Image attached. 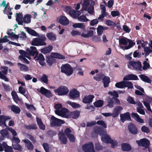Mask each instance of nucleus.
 <instances>
[{
  "instance_id": "obj_64",
  "label": "nucleus",
  "mask_w": 152,
  "mask_h": 152,
  "mask_svg": "<svg viewBox=\"0 0 152 152\" xmlns=\"http://www.w3.org/2000/svg\"><path fill=\"white\" fill-rule=\"evenodd\" d=\"M9 38H10L12 40L14 39H17L18 38V35H15V33L12 32L10 35Z\"/></svg>"
},
{
  "instance_id": "obj_21",
  "label": "nucleus",
  "mask_w": 152,
  "mask_h": 152,
  "mask_svg": "<svg viewBox=\"0 0 152 152\" xmlns=\"http://www.w3.org/2000/svg\"><path fill=\"white\" fill-rule=\"evenodd\" d=\"M120 120L123 123L126 120H129L130 119V115L129 112H127L120 115Z\"/></svg>"
},
{
  "instance_id": "obj_16",
  "label": "nucleus",
  "mask_w": 152,
  "mask_h": 152,
  "mask_svg": "<svg viewBox=\"0 0 152 152\" xmlns=\"http://www.w3.org/2000/svg\"><path fill=\"white\" fill-rule=\"evenodd\" d=\"M94 96L92 95H86L83 99V102L85 104H89L91 103Z\"/></svg>"
},
{
  "instance_id": "obj_17",
  "label": "nucleus",
  "mask_w": 152,
  "mask_h": 152,
  "mask_svg": "<svg viewBox=\"0 0 152 152\" xmlns=\"http://www.w3.org/2000/svg\"><path fill=\"white\" fill-rule=\"evenodd\" d=\"M58 136L59 140L61 143L63 144H66V143L67 139L65 136L62 130H61V132H59Z\"/></svg>"
},
{
  "instance_id": "obj_54",
  "label": "nucleus",
  "mask_w": 152,
  "mask_h": 152,
  "mask_svg": "<svg viewBox=\"0 0 152 152\" xmlns=\"http://www.w3.org/2000/svg\"><path fill=\"white\" fill-rule=\"evenodd\" d=\"M8 130L12 133L13 137L16 136L17 135V133L16 131L11 127L7 128Z\"/></svg>"
},
{
  "instance_id": "obj_37",
  "label": "nucleus",
  "mask_w": 152,
  "mask_h": 152,
  "mask_svg": "<svg viewBox=\"0 0 152 152\" xmlns=\"http://www.w3.org/2000/svg\"><path fill=\"white\" fill-rule=\"evenodd\" d=\"M53 47L51 45H49L48 47L43 48L41 50V52L44 54L50 52L52 50Z\"/></svg>"
},
{
  "instance_id": "obj_24",
  "label": "nucleus",
  "mask_w": 152,
  "mask_h": 152,
  "mask_svg": "<svg viewBox=\"0 0 152 152\" xmlns=\"http://www.w3.org/2000/svg\"><path fill=\"white\" fill-rule=\"evenodd\" d=\"M151 101V99L149 97H147L146 101H143V104L148 110L152 112L150 104Z\"/></svg>"
},
{
  "instance_id": "obj_36",
  "label": "nucleus",
  "mask_w": 152,
  "mask_h": 152,
  "mask_svg": "<svg viewBox=\"0 0 152 152\" xmlns=\"http://www.w3.org/2000/svg\"><path fill=\"white\" fill-rule=\"evenodd\" d=\"M31 16L27 14L24 15L23 18V22L26 23H28L31 22Z\"/></svg>"
},
{
  "instance_id": "obj_11",
  "label": "nucleus",
  "mask_w": 152,
  "mask_h": 152,
  "mask_svg": "<svg viewBox=\"0 0 152 152\" xmlns=\"http://www.w3.org/2000/svg\"><path fill=\"white\" fill-rule=\"evenodd\" d=\"M89 4V0H85L84 1L82 4V8L81 10L82 12H83L84 10H85L87 11L88 13L90 14H92L93 12V9L92 7H90L89 8H88Z\"/></svg>"
},
{
  "instance_id": "obj_13",
  "label": "nucleus",
  "mask_w": 152,
  "mask_h": 152,
  "mask_svg": "<svg viewBox=\"0 0 152 152\" xmlns=\"http://www.w3.org/2000/svg\"><path fill=\"white\" fill-rule=\"evenodd\" d=\"M136 142L139 146L145 148H147L150 144L149 141L146 139H143L140 140H137Z\"/></svg>"
},
{
  "instance_id": "obj_47",
  "label": "nucleus",
  "mask_w": 152,
  "mask_h": 152,
  "mask_svg": "<svg viewBox=\"0 0 152 152\" xmlns=\"http://www.w3.org/2000/svg\"><path fill=\"white\" fill-rule=\"evenodd\" d=\"M12 146L14 149L18 150L20 151L22 150V147L18 143L16 144L13 143L12 145Z\"/></svg>"
},
{
  "instance_id": "obj_35",
  "label": "nucleus",
  "mask_w": 152,
  "mask_h": 152,
  "mask_svg": "<svg viewBox=\"0 0 152 152\" xmlns=\"http://www.w3.org/2000/svg\"><path fill=\"white\" fill-rule=\"evenodd\" d=\"M70 118L72 117L74 119L78 118L80 115V112L77 111H75L72 112H70Z\"/></svg>"
},
{
  "instance_id": "obj_7",
  "label": "nucleus",
  "mask_w": 152,
  "mask_h": 152,
  "mask_svg": "<svg viewBox=\"0 0 152 152\" xmlns=\"http://www.w3.org/2000/svg\"><path fill=\"white\" fill-rule=\"evenodd\" d=\"M55 93L59 96H64L66 95L69 92L68 88L66 86H61L57 89L54 90Z\"/></svg>"
},
{
  "instance_id": "obj_53",
  "label": "nucleus",
  "mask_w": 152,
  "mask_h": 152,
  "mask_svg": "<svg viewBox=\"0 0 152 152\" xmlns=\"http://www.w3.org/2000/svg\"><path fill=\"white\" fill-rule=\"evenodd\" d=\"M40 80L46 84L48 83V80L47 76L45 75H43L40 78Z\"/></svg>"
},
{
  "instance_id": "obj_56",
  "label": "nucleus",
  "mask_w": 152,
  "mask_h": 152,
  "mask_svg": "<svg viewBox=\"0 0 152 152\" xmlns=\"http://www.w3.org/2000/svg\"><path fill=\"white\" fill-rule=\"evenodd\" d=\"M124 84V87H127L128 88H132L133 87L132 83L130 82H125Z\"/></svg>"
},
{
  "instance_id": "obj_4",
  "label": "nucleus",
  "mask_w": 152,
  "mask_h": 152,
  "mask_svg": "<svg viewBox=\"0 0 152 152\" xmlns=\"http://www.w3.org/2000/svg\"><path fill=\"white\" fill-rule=\"evenodd\" d=\"M40 37H37L34 39L31 42V44L32 45L39 46L46 45V44L45 42L46 39V38L44 35H41Z\"/></svg>"
},
{
  "instance_id": "obj_32",
  "label": "nucleus",
  "mask_w": 152,
  "mask_h": 152,
  "mask_svg": "<svg viewBox=\"0 0 152 152\" xmlns=\"http://www.w3.org/2000/svg\"><path fill=\"white\" fill-rule=\"evenodd\" d=\"M123 151H129L131 150L130 145L126 143H124L121 145Z\"/></svg>"
},
{
  "instance_id": "obj_50",
  "label": "nucleus",
  "mask_w": 152,
  "mask_h": 152,
  "mask_svg": "<svg viewBox=\"0 0 152 152\" xmlns=\"http://www.w3.org/2000/svg\"><path fill=\"white\" fill-rule=\"evenodd\" d=\"M12 95L14 101L16 102L19 99L18 95L15 91H13L12 92Z\"/></svg>"
},
{
  "instance_id": "obj_44",
  "label": "nucleus",
  "mask_w": 152,
  "mask_h": 152,
  "mask_svg": "<svg viewBox=\"0 0 152 152\" xmlns=\"http://www.w3.org/2000/svg\"><path fill=\"white\" fill-rule=\"evenodd\" d=\"M67 103L73 108H78L80 107V104L70 101H67Z\"/></svg>"
},
{
  "instance_id": "obj_40",
  "label": "nucleus",
  "mask_w": 152,
  "mask_h": 152,
  "mask_svg": "<svg viewBox=\"0 0 152 152\" xmlns=\"http://www.w3.org/2000/svg\"><path fill=\"white\" fill-rule=\"evenodd\" d=\"M129 39L124 37L121 38L119 40V44L120 45H126L128 43Z\"/></svg>"
},
{
  "instance_id": "obj_6",
  "label": "nucleus",
  "mask_w": 152,
  "mask_h": 152,
  "mask_svg": "<svg viewBox=\"0 0 152 152\" xmlns=\"http://www.w3.org/2000/svg\"><path fill=\"white\" fill-rule=\"evenodd\" d=\"M61 72L68 76H70L73 73V68L69 64H63L61 67Z\"/></svg>"
},
{
  "instance_id": "obj_59",
  "label": "nucleus",
  "mask_w": 152,
  "mask_h": 152,
  "mask_svg": "<svg viewBox=\"0 0 152 152\" xmlns=\"http://www.w3.org/2000/svg\"><path fill=\"white\" fill-rule=\"evenodd\" d=\"M64 132L67 137L72 133V130L69 128H66L64 130Z\"/></svg>"
},
{
  "instance_id": "obj_5",
  "label": "nucleus",
  "mask_w": 152,
  "mask_h": 152,
  "mask_svg": "<svg viewBox=\"0 0 152 152\" xmlns=\"http://www.w3.org/2000/svg\"><path fill=\"white\" fill-rule=\"evenodd\" d=\"M31 49L28 48L26 52H25L23 50H20L19 53L20 55L19 56V58L21 61H23L24 62L27 64L29 63V61L25 57L28 58L29 60L31 59L30 56L31 55V54L29 53V51H31Z\"/></svg>"
},
{
  "instance_id": "obj_52",
  "label": "nucleus",
  "mask_w": 152,
  "mask_h": 152,
  "mask_svg": "<svg viewBox=\"0 0 152 152\" xmlns=\"http://www.w3.org/2000/svg\"><path fill=\"white\" fill-rule=\"evenodd\" d=\"M103 77V75L102 74H99L96 75V76H94V78L96 80L99 81L101 80Z\"/></svg>"
},
{
  "instance_id": "obj_29",
  "label": "nucleus",
  "mask_w": 152,
  "mask_h": 152,
  "mask_svg": "<svg viewBox=\"0 0 152 152\" xmlns=\"http://www.w3.org/2000/svg\"><path fill=\"white\" fill-rule=\"evenodd\" d=\"M128 43H129V45L128 46H126L124 47L120 46V48L124 50H127L132 48L135 44V43L133 42V41L129 39Z\"/></svg>"
},
{
  "instance_id": "obj_23",
  "label": "nucleus",
  "mask_w": 152,
  "mask_h": 152,
  "mask_svg": "<svg viewBox=\"0 0 152 152\" xmlns=\"http://www.w3.org/2000/svg\"><path fill=\"white\" fill-rule=\"evenodd\" d=\"M128 129L130 132L133 134H135L138 133V130L137 128L135 125L132 124H131L129 125Z\"/></svg>"
},
{
  "instance_id": "obj_63",
  "label": "nucleus",
  "mask_w": 152,
  "mask_h": 152,
  "mask_svg": "<svg viewBox=\"0 0 152 152\" xmlns=\"http://www.w3.org/2000/svg\"><path fill=\"white\" fill-rule=\"evenodd\" d=\"M16 136L13 137H12V144L14 143L15 142L16 143H19L20 142V140L18 137H16Z\"/></svg>"
},
{
  "instance_id": "obj_18",
  "label": "nucleus",
  "mask_w": 152,
  "mask_h": 152,
  "mask_svg": "<svg viewBox=\"0 0 152 152\" xmlns=\"http://www.w3.org/2000/svg\"><path fill=\"white\" fill-rule=\"evenodd\" d=\"M94 34V31L92 30H84L82 33H81V36L84 38H88L92 37Z\"/></svg>"
},
{
  "instance_id": "obj_20",
  "label": "nucleus",
  "mask_w": 152,
  "mask_h": 152,
  "mask_svg": "<svg viewBox=\"0 0 152 152\" xmlns=\"http://www.w3.org/2000/svg\"><path fill=\"white\" fill-rule=\"evenodd\" d=\"M11 119V117L9 116L0 115V125H4L6 126L5 121Z\"/></svg>"
},
{
  "instance_id": "obj_45",
  "label": "nucleus",
  "mask_w": 152,
  "mask_h": 152,
  "mask_svg": "<svg viewBox=\"0 0 152 152\" xmlns=\"http://www.w3.org/2000/svg\"><path fill=\"white\" fill-rule=\"evenodd\" d=\"M94 105L97 107H100L102 106L103 104V101L101 100H97L94 103Z\"/></svg>"
},
{
  "instance_id": "obj_26",
  "label": "nucleus",
  "mask_w": 152,
  "mask_h": 152,
  "mask_svg": "<svg viewBox=\"0 0 152 152\" xmlns=\"http://www.w3.org/2000/svg\"><path fill=\"white\" fill-rule=\"evenodd\" d=\"M138 79L137 77L133 74H130L125 76L124 78V80H137Z\"/></svg>"
},
{
  "instance_id": "obj_34",
  "label": "nucleus",
  "mask_w": 152,
  "mask_h": 152,
  "mask_svg": "<svg viewBox=\"0 0 152 152\" xmlns=\"http://www.w3.org/2000/svg\"><path fill=\"white\" fill-rule=\"evenodd\" d=\"M18 90L20 93L23 95L27 98H28L29 95L28 94H25L26 90L24 87L20 86L19 87Z\"/></svg>"
},
{
  "instance_id": "obj_55",
  "label": "nucleus",
  "mask_w": 152,
  "mask_h": 152,
  "mask_svg": "<svg viewBox=\"0 0 152 152\" xmlns=\"http://www.w3.org/2000/svg\"><path fill=\"white\" fill-rule=\"evenodd\" d=\"M18 38H20L21 40H25L26 38V33L22 32L21 33L18 35Z\"/></svg>"
},
{
  "instance_id": "obj_61",
  "label": "nucleus",
  "mask_w": 152,
  "mask_h": 152,
  "mask_svg": "<svg viewBox=\"0 0 152 152\" xmlns=\"http://www.w3.org/2000/svg\"><path fill=\"white\" fill-rule=\"evenodd\" d=\"M106 24L109 26H111L115 25V23L111 20H107L106 21Z\"/></svg>"
},
{
  "instance_id": "obj_1",
  "label": "nucleus",
  "mask_w": 152,
  "mask_h": 152,
  "mask_svg": "<svg viewBox=\"0 0 152 152\" xmlns=\"http://www.w3.org/2000/svg\"><path fill=\"white\" fill-rule=\"evenodd\" d=\"M31 51H29V53L31 54V55L34 57V59L36 61H39V64L42 66L45 64L44 58L42 54H38L36 48L34 46H31L30 47Z\"/></svg>"
},
{
  "instance_id": "obj_9",
  "label": "nucleus",
  "mask_w": 152,
  "mask_h": 152,
  "mask_svg": "<svg viewBox=\"0 0 152 152\" xmlns=\"http://www.w3.org/2000/svg\"><path fill=\"white\" fill-rule=\"evenodd\" d=\"M82 148L85 152H95L94 145L91 142L85 144L82 146Z\"/></svg>"
},
{
  "instance_id": "obj_28",
  "label": "nucleus",
  "mask_w": 152,
  "mask_h": 152,
  "mask_svg": "<svg viewBox=\"0 0 152 152\" xmlns=\"http://www.w3.org/2000/svg\"><path fill=\"white\" fill-rule=\"evenodd\" d=\"M131 116L137 122L141 123H144V121L140 117L139 115L137 113H132V114Z\"/></svg>"
},
{
  "instance_id": "obj_39",
  "label": "nucleus",
  "mask_w": 152,
  "mask_h": 152,
  "mask_svg": "<svg viewBox=\"0 0 152 152\" xmlns=\"http://www.w3.org/2000/svg\"><path fill=\"white\" fill-rule=\"evenodd\" d=\"M11 110L15 113H19L20 111V109L18 106L13 105L10 107Z\"/></svg>"
},
{
  "instance_id": "obj_14",
  "label": "nucleus",
  "mask_w": 152,
  "mask_h": 152,
  "mask_svg": "<svg viewBox=\"0 0 152 152\" xmlns=\"http://www.w3.org/2000/svg\"><path fill=\"white\" fill-rule=\"evenodd\" d=\"M130 66H132L134 68L139 70L141 68V62L139 61H130L129 62L128 65V67H129Z\"/></svg>"
},
{
  "instance_id": "obj_58",
  "label": "nucleus",
  "mask_w": 152,
  "mask_h": 152,
  "mask_svg": "<svg viewBox=\"0 0 152 152\" xmlns=\"http://www.w3.org/2000/svg\"><path fill=\"white\" fill-rule=\"evenodd\" d=\"M43 95L48 98H50L52 96V93L48 89L47 91H46L45 92Z\"/></svg>"
},
{
  "instance_id": "obj_27",
  "label": "nucleus",
  "mask_w": 152,
  "mask_h": 152,
  "mask_svg": "<svg viewBox=\"0 0 152 152\" xmlns=\"http://www.w3.org/2000/svg\"><path fill=\"white\" fill-rule=\"evenodd\" d=\"M46 35L48 38L51 41H54L56 40V35L53 32L48 33Z\"/></svg>"
},
{
  "instance_id": "obj_2",
  "label": "nucleus",
  "mask_w": 152,
  "mask_h": 152,
  "mask_svg": "<svg viewBox=\"0 0 152 152\" xmlns=\"http://www.w3.org/2000/svg\"><path fill=\"white\" fill-rule=\"evenodd\" d=\"M94 133L96 135L98 134L102 136V140L104 142L108 143L111 142V138L110 136L105 132L102 129L98 127H96L94 129Z\"/></svg>"
},
{
  "instance_id": "obj_33",
  "label": "nucleus",
  "mask_w": 152,
  "mask_h": 152,
  "mask_svg": "<svg viewBox=\"0 0 152 152\" xmlns=\"http://www.w3.org/2000/svg\"><path fill=\"white\" fill-rule=\"evenodd\" d=\"M72 26L74 28H79L82 29H84L85 26L84 23H75L72 25Z\"/></svg>"
},
{
  "instance_id": "obj_25",
  "label": "nucleus",
  "mask_w": 152,
  "mask_h": 152,
  "mask_svg": "<svg viewBox=\"0 0 152 152\" xmlns=\"http://www.w3.org/2000/svg\"><path fill=\"white\" fill-rule=\"evenodd\" d=\"M26 146L29 150H32L34 148V146L32 143L28 140L25 139L23 140Z\"/></svg>"
},
{
  "instance_id": "obj_8",
  "label": "nucleus",
  "mask_w": 152,
  "mask_h": 152,
  "mask_svg": "<svg viewBox=\"0 0 152 152\" xmlns=\"http://www.w3.org/2000/svg\"><path fill=\"white\" fill-rule=\"evenodd\" d=\"M55 113L56 114L62 117L70 118V112L65 108H63L60 110H56Z\"/></svg>"
},
{
  "instance_id": "obj_46",
  "label": "nucleus",
  "mask_w": 152,
  "mask_h": 152,
  "mask_svg": "<svg viewBox=\"0 0 152 152\" xmlns=\"http://www.w3.org/2000/svg\"><path fill=\"white\" fill-rule=\"evenodd\" d=\"M18 65L19 67L20 70L24 71H27L28 70V68L26 66L23 64L20 63H18Z\"/></svg>"
},
{
  "instance_id": "obj_41",
  "label": "nucleus",
  "mask_w": 152,
  "mask_h": 152,
  "mask_svg": "<svg viewBox=\"0 0 152 152\" xmlns=\"http://www.w3.org/2000/svg\"><path fill=\"white\" fill-rule=\"evenodd\" d=\"M50 56L52 58H58L59 59H64V56L56 53H52L50 54Z\"/></svg>"
},
{
  "instance_id": "obj_57",
  "label": "nucleus",
  "mask_w": 152,
  "mask_h": 152,
  "mask_svg": "<svg viewBox=\"0 0 152 152\" xmlns=\"http://www.w3.org/2000/svg\"><path fill=\"white\" fill-rule=\"evenodd\" d=\"M58 1L57 0H49L46 4V5L50 6L53 5L56 2Z\"/></svg>"
},
{
  "instance_id": "obj_22",
  "label": "nucleus",
  "mask_w": 152,
  "mask_h": 152,
  "mask_svg": "<svg viewBox=\"0 0 152 152\" xmlns=\"http://www.w3.org/2000/svg\"><path fill=\"white\" fill-rule=\"evenodd\" d=\"M60 23L64 25H67L69 24V20L65 16H61L58 19Z\"/></svg>"
},
{
  "instance_id": "obj_43",
  "label": "nucleus",
  "mask_w": 152,
  "mask_h": 152,
  "mask_svg": "<svg viewBox=\"0 0 152 152\" xmlns=\"http://www.w3.org/2000/svg\"><path fill=\"white\" fill-rule=\"evenodd\" d=\"M140 77L143 81L147 83H150L151 82V80L147 76L143 75H141Z\"/></svg>"
},
{
  "instance_id": "obj_49",
  "label": "nucleus",
  "mask_w": 152,
  "mask_h": 152,
  "mask_svg": "<svg viewBox=\"0 0 152 152\" xmlns=\"http://www.w3.org/2000/svg\"><path fill=\"white\" fill-rule=\"evenodd\" d=\"M144 50L145 54V57L152 52V50L150 49V48L148 47H145L144 48Z\"/></svg>"
},
{
  "instance_id": "obj_10",
  "label": "nucleus",
  "mask_w": 152,
  "mask_h": 152,
  "mask_svg": "<svg viewBox=\"0 0 152 152\" xmlns=\"http://www.w3.org/2000/svg\"><path fill=\"white\" fill-rule=\"evenodd\" d=\"M64 123V121L61 119H58L53 116L51 117L50 124L52 126H58Z\"/></svg>"
},
{
  "instance_id": "obj_62",
  "label": "nucleus",
  "mask_w": 152,
  "mask_h": 152,
  "mask_svg": "<svg viewBox=\"0 0 152 152\" xmlns=\"http://www.w3.org/2000/svg\"><path fill=\"white\" fill-rule=\"evenodd\" d=\"M71 34L72 36H75L80 35L81 32L73 30L71 32Z\"/></svg>"
},
{
  "instance_id": "obj_3",
  "label": "nucleus",
  "mask_w": 152,
  "mask_h": 152,
  "mask_svg": "<svg viewBox=\"0 0 152 152\" xmlns=\"http://www.w3.org/2000/svg\"><path fill=\"white\" fill-rule=\"evenodd\" d=\"M69 15L72 17L75 18H77L78 20L82 22H86L89 21L84 15H80L81 12L80 11H76L75 10H71L69 12Z\"/></svg>"
},
{
  "instance_id": "obj_51",
  "label": "nucleus",
  "mask_w": 152,
  "mask_h": 152,
  "mask_svg": "<svg viewBox=\"0 0 152 152\" xmlns=\"http://www.w3.org/2000/svg\"><path fill=\"white\" fill-rule=\"evenodd\" d=\"M25 128L28 129H35L37 128V126L36 125L32 124L29 125H25Z\"/></svg>"
},
{
  "instance_id": "obj_15",
  "label": "nucleus",
  "mask_w": 152,
  "mask_h": 152,
  "mask_svg": "<svg viewBox=\"0 0 152 152\" xmlns=\"http://www.w3.org/2000/svg\"><path fill=\"white\" fill-rule=\"evenodd\" d=\"M123 109L122 107L120 106L115 107L113 110V113H112V117L115 118L118 117Z\"/></svg>"
},
{
  "instance_id": "obj_19",
  "label": "nucleus",
  "mask_w": 152,
  "mask_h": 152,
  "mask_svg": "<svg viewBox=\"0 0 152 152\" xmlns=\"http://www.w3.org/2000/svg\"><path fill=\"white\" fill-rule=\"evenodd\" d=\"M0 134L1 136V137H0V141L3 140L5 138H8L9 137V133L8 131L5 129L0 130Z\"/></svg>"
},
{
  "instance_id": "obj_48",
  "label": "nucleus",
  "mask_w": 152,
  "mask_h": 152,
  "mask_svg": "<svg viewBox=\"0 0 152 152\" xmlns=\"http://www.w3.org/2000/svg\"><path fill=\"white\" fill-rule=\"evenodd\" d=\"M125 81H122V82L117 83L115 85V86L119 88H123L124 87Z\"/></svg>"
},
{
  "instance_id": "obj_60",
  "label": "nucleus",
  "mask_w": 152,
  "mask_h": 152,
  "mask_svg": "<svg viewBox=\"0 0 152 152\" xmlns=\"http://www.w3.org/2000/svg\"><path fill=\"white\" fill-rule=\"evenodd\" d=\"M108 94L116 97H118V92L115 91H109Z\"/></svg>"
},
{
  "instance_id": "obj_31",
  "label": "nucleus",
  "mask_w": 152,
  "mask_h": 152,
  "mask_svg": "<svg viewBox=\"0 0 152 152\" xmlns=\"http://www.w3.org/2000/svg\"><path fill=\"white\" fill-rule=\"evenodd\" d=\"M17 17L16 20L19 25H22L23 23V16L21 14L16 13Z\"/></svg>"
},
{
  "instance_id": "obj_38",
  "label": "nucleus",
  "mask_w": 152,
  "mask_h": 152,
  "mask_svg": "<svg viewBox=\"0 0 152 152\" xmlns=\"http://www.w3.org/2000/svg\"><path fill=\"white\" fill-rule=\"evenodd\" d=\"M110 82V79L109 77L107 76L104 77L103 79V82L104 87H106L108 86Z\"/></svg>"
},
{
  "instance_id": "obj_42",
  "label": "nucleus",
  "mask_w": 152,
  "mask_h": 152,
  "mask_svg": "<svg viewBox=\"0 0 152 152\" xmlns=\"http://www.w3.org/2000/svg\"><path fill=\"white\" fill-rule=\"evenodd\" d=\"M107 29V27H104L101 26H99L97 28V34L98 35H101L103 33V30Z\"/></svg>"
},
{
  "instance_id": "obj_30",
  "label": "nucleus",
  "mask_w": 152,
  "mask_h": 152,
  "mask_svg": "<svg viewBox=\"0 0 152 152\" xmlns=\"http://www.w3.org/2000/svg\"><path fill=\"white\" fill-rule=\"evenodd\" d=\"M25 28L27 32L31 35L35 37H39V34L34 30L28 27H26Z\"/></svg>"
},
{
  "instance_id": "obj_12",
  "label": "nucleus",
  "mask_w": 152,
  "mask_h": 152,
  "mask_svg": "<svg viewBox=\"0 0 152 152\" xmlns=\"http://www.w3.org/2000/svg\"><path fill=\"white\" fill-rule=\"evenodd\" d=\"M80 95V93L77 90L73 89L71 90L69 93L70 97L72 99H75L78 98Z\"/></svg>"
}]
</instances>
